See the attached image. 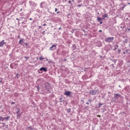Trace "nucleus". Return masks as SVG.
Wrapping results in <instances>:
<instances>
[{"label": "nucleus", "instance_id": "obj_15", "mask_svg": "<svg viewBox=\"0 0 130 130\" xmlns=\"http://www.w3.org/2000/svg\"><path fill=\"white\" fill-rule=\"evenodd\" d=\"M28 129L29 130H32V129H33V128H32V126H29L28 127Z\"/></svg>", "mask_w": 130, "mask_h": 130}, {"label": "nucleus", "instance_id": "obj_20", "mask_svg": "<svg viewBox=\"0 0 130 130\" xmlns=\"http://www.w3.org/2000/svg\"><path fill=\"white\" fill-rule=\"evenodd\" d=\"M118 52H119H119H120V51H121V50L120 49H118Z\"/></svg>", "mask_w": 130, "mask_h": 130}, {"label": "nucleus", "instance_id": "obj_28", "mask_svg": "<svg viewBox=\"0 0 130 130\" xmlns=\"http://www.w3.org/2000/svg\"><path fill=\"white\" fill-rule=\"evenodd\" d=\"M100 24H103V22L100 21Z\"/></svg>", "mask_w": 130, "mask_h": 130}, {"label": "nucleus", "instance_id": "obj_38", "mask_svg": "<svg viewBox=\"0 0 130 130\" xmlns=\"http://www.w3.org/2000/svg\"><path fill=\"white\" fill-rule=\"evenodd\" d=\"M123 53V54H125V52H124Z\"/></svg>", "mask_w": 130, "mask_h": 130}, {"label": "nucleus", "instance_id": "obj_11", "mask_svg": "<svg viewBox=\"0 0 130 130\" xmlns=\"http://www.w3.org/2000/svg\"><path fill=\"white\" fill-rule=\"evenodd\" d=\"M10 117H4V119H5L6 120H9V118H10Z\"/></svg>", "mask_w": 130, "mask_h": 130}, {"label": "nucleus", "instance_id": "obj_10", "mask_svg": "<svg viewBox=\"0 0 130 130\" xmlns=\"http://www.w3.org/2000/svg\"><path fill=\"white\" fill-rule=\"evenodd\" d=\"M40 60H43V59H45V58L42 57V56H41L40 58H39Z\"/></svg>", "mask_w": 130, "mask_h": 130}, {"label": "nucleus", "instance_id": "obj_34", "mask_svg": "<svg viewBox=\"0 0 130 130\" xmlns=\"http://www.w3.org/2000/svg\"><path fill=\"white\" fill-rule=\"evenodd\" d=\"M39 28H41V26H39Z\"/></svg>", "mask_w": 130, "mask_h": 130}, {"label": "nucleus", "instance_id": "obj_29", "mask_svg": "<svg viewBox=\"0 0 130 130\" xmlns=\"http://www.w3.org/2000/svg\"><path fill=\"white\" fill-rule=\"evenodd\" d=\"M86 104H87V105H89V103L86 102Z\"/></svg>", "mask_w": 130, "mask_h": 130}, {"label": "nucleus", "instance_id": "obj_5", "mask_svg": "<svg viewBox=\"0 0 130 130\" xmlns=\"http://www.w3.org/2000/svg\"><path fill=\"white\" fill-rule=\"evenodd\" d=\"M89 94H90V95H95L96 92L93 90H91L89 91Z\"/></svg>", "mask_w": 130, "mask_h": 130}, {"label": "nucleus", "instance_id": "obj_31", "mask_svg": "<svg viewBox=\"0 0 130 130\" xmlns=\"http://www.w3.org/2000/svg\"><path fill=\"white\" fill-rule=\"evenodd\" d=\"M0 121H2V117L0 116Z\"/></svg>", "mask_w": 130, "mask_h": 130}, {"label": "nucleus", "instance_id": "obj_22", "mask_svg": "<svg viewBox=\"0 0 130 130\" xmlns=\"http://www.w3.org/2000/svg\"><path fill=\"white\" fill-rule=\"evenodd\" d=\"M55 12H57V8L55 9Z\"/></svg>", "mask_w": 130, "mask_h": 130}, {"label": "nucleus", "instance_id": "obj_3", "mask_svg": "<svg viewBox=\"0 0 130 130\" xmlns=\"http://www.w3.org/2000/svg\"><path fill=\"white\" fill-rule=\"evenodd\" d=\"M119 97H120V94H119L118 93H116L114 94V98H115V99H118V98H119Z\"/></svg>", "mask_w": 130, "mask_h": 130}, {"label": "nucleus", "instance_id": "obj_19", "mask_svg": "<svg viewBox=\"0 0 130 130\" xmlns=\"http://www.w3.org/2000/svg\"><path fill=\"white\" fill-rule=\"evenodd\" d=\"M24 58H26L27 59H28L29 58V57L25 56V57H24Z\"/></svg>", "mask_w": 130, "mask_h": 130}, {"label": "nucleus", "instance_id": "obj_35", "mask_svg": "<svg viewBox=\"0 0 130 130\" xmlns=\"http://www.w3.org/2000/svg\"><path fill=\"white\" fill-rule=\"evenodd\" d=\"M60 29H61V27L59 28V30H60Z\"/></svg>", "mask_w": 130, "mask_h": 130}, {"label": "nucleus", "instance_id": "obj_7", "mask_svg": "<svg viewBox=\"0 0 130 130\" xmlns=\"http://www.w3.org/2000/svg\"><path fill=\"white\" fill-rule=\"evenodd\" d=\"M40 71H43L44 72H47V69H46V68L42 67V68L40 69Z\"/></svg>", "mask_w": 130, "mask_h": 130}, {"label": "nucleus", "instance_id": "obj_23", "mask_svg": "<svg viewBox=\"0 0 130 130\" xmlns=\"http://www.w3.org/2000/svg\"><path fill=\"white\" fill-rule=\"evenodd\" d=\"M37 89H38V91H39V86H37Z\"/></svg>", "mask_w": 130, "mask_h": 130}, {"label": "nucleus", "instance_id": "obj_9", "mask_svg": "<svg viewBox=\"0 0 130 130\" xmlns=\"http://www.w3.org/2000/svg\"><path fill=\"white\" fill-rule=\"evenodd\" d=\"M19 43L22 45L23 44V40H20Z\"/></svg>", "mask_w": 130, "mask_h": 130}, {"label": "nucleus", "instance_id": "obj_12", "mask_svg": "<svg viewBox=\"0 0 130 130\" xmlns=\"http://www.w3.org/2000/svg\"><path fill=\"white\" fill-rule=\"evenodd\" d=\"M16 113H17V114H19V113H20V109H17Z\"/></svg>", "mask_w": 130, "mask_h": 130}, {"label": "nucleus", "instance_id": "obj_33", "mask_svg": "<svg viewBox=\"0 0 130 130\" xmlns=\"http://www.w3.org/2000/svg\"><path fill=\"white\" fill-rule=\"evenodd\" d=\"M99 32H102V30H100Z\"/></svg>", "mask_w": 130, "mask_h": 130}, {"label": "nucleus", "instance_id": "obj_50", "mask_svg": "<svg viewBox=\"0 0 130 130\" xmlns=\"http://www.w3.org/2000/svg\"><path fill=\"white\" fill-rule=\"evenodd\" d=\"M128 30H130V29H128Z\"/></svg>", "mask_w": 130, "mask_h": 130}, {"label": "nucleus", "instance_id": "obj_27", "mask_svg": "<svg viewBox=\"0 0 130 130\" xmlns=\"http://www.w3.org/2000/svg\"><path fill=\"white\" fill-rule=\"evenodd\" d=\"M71 3H72V1H69V4H71Z\"/></svg>", "mask_w": 130, "mask_h": 130}, {"label": "nucleus", "instance_id": "obj_21", "mask_svg": "<svg viewBox=\"0 0 130 130\" xmlns=\"http://www.w3.org/2000/svg\"><path fill=\"white\" fill-rule=\"evenodd\" d=\"M4 120H5V118L2 117V121H4Z\"/></svg>", "mask_w": 130, "mask_h": 130}, {"label": "nucleus", "instance_id": "obj_43", "mask_svg": "<svg viewBox=\"0 0 130 130\" xmlns=\"http://www.w3.org/2000/svg\"><path fill=\"white\" fill-rule=\"evenodd\" d=\"M98 15H99V12L98 13Z\"/></svg>", "mask_w": 130, "mask_h": 130}, {"label": "nucleus", "instance_id": "obj_16", "mask_svg": "<svg viewBox=\"0 0 130 130\" xmlns=\"http://www.w3.org/2000/svg\"><path fill=\"white\" fill-rule=\"evenodd\" d=\"M67 112H69V113L71 112V109H68L67 110Z\"/></svg>", "mask_w": 130, "mask_h": 130}, {"label": "nucleus", "instance_id": "obj_26", "mask_svg": "<svg viewBox=\"0 0 130 130\" xmlns=\"http://www.w3.org/2000/svg\"><path fill=\"white\" fill-rule=\"evenodd\" d=\"M11 104H15V102H12V103H11Z\"/></svg>", "mask_w": 130, "mask_h": 130}, {"label": "nucleus", "instance_id": "obj_14", "mask_svg": "<svg viewBox=\"0 0 130 130\" xmlns=\"http://www.w3.org/2000/svg\"><path fill=\"white\" fill-rule=\"evenodd\" d=\"M118 48V45H116V47L113 49V50H116L117 48Z\"/></svg>", "mask_w": 130, "mask_h": 130}, {"label": "nucleus", "instance_id": "obj_45", "mask_svg": "<svg viewBox=\"0 0 130 130\" xmlns=\"http://www.w3.org/2000/svg\"><path fill=\"white\" fill-rule=\"evenodd\" d=\"M84 72H86V70H84Z\"/></svg>", "mask_w": 130, "mask_h": 130}, {"label": "nucleus", "instance_id": "obj_49", "mask_svg": "<svg viewBox=\"0 0 130 130\" xmlns=\"http://www.w3.org/2000/svg\"><path fill=\"white\" fill-rule=\"evenodd\" d=\"M72 2H74V0H73Z\"/></svg>", "mask_w": 130, "mask_h": 130}, {"label": "nucleus", "instance_id": "obj_48", "mask_svg": "<svg viewBox=\"0 0 130 130\" xmlns=\"http://www.w3.org/2000/svg\"><path fill=\"white\" fill-rule=\"evenodd\" d=\"M18 75H19L18 74H17V76H18Z\"/></svg>", "mask_w": 130, "mask_h": 130}, {"label": "nucleus", "instance_id": "obj_37", "mask_svg": "<svg viewBox=\"0 0 130 130\" xmlns=\"http://www.w3.org/2000/svg\"><path fill=\"white\" fill-rule=\"evenodd\" d=\"M29 20H30V21H31V20H32V18H30V19H29Z\"/></svg>", "mask_w": 130, "mask_h": 130}, {"label": "nucleus", "instance_id": "obj_2", "mask_svg": "<svg viewBox=\"0 0 130 130\" xmlns=\"http://www.w3.org/2000/svg\"><path fill=\"white\" fill-rule=\"evenodd\" d=\"M56 49V45H52V46L49 48V50H55Z\"/></svg>", "mask_w": 130, "mask_h": 130}, {"label": "nucleus", "instance_id": "obj_40", "mask_svg": "<svg viewBox=\"0 0 130 130\" xmlns=\"http://www.w3.org/2000/svg\"><path fill=\"white\" fill-rule=\"evenodd\" d=\"M61 99H62L61 98H60L59 100H60V101H61Z\"/></svg>", "mask_w": 130, "mask_h": 130}, {"label": "nucleus", "instance_id": "obj_8", "mask_svg": "<svg viewBox=\"0 0 130 130\" xmlns=\"http://www.w3.org/2000/svg\"><path fill=\"white\" fill-rule=\"evenodd\" d=\"M102 17H103V19H105V18H107L108 15H107V14H105V15H103Z\"/></svg>", "mask_w": 130, "mask_h": 130}, {"label": "nucleus", "instance_id": "obj_47", "mask_svg": "<svg viewBox=\"0 0 130 130\" xmlns=\"http://www.w3.org/2000/svg\"><path fill=\"white\" fill-rule=\"evenodd\" d=\"M20 11H22V9H20Z\"/></svg>", "mask_w": 130, "mask_h": 130}, {"label": "nucleus", "instance_id": "obj_42", "mask_svg": "<svg viewBox=\"0 0 130 130\" xmlns=\"http://www.w3.org/2000/svg\"><path fill=\"white\" fill-rule=\"evenodd\" d=\"M17 116H20V115H17Z\"/></svg>", "mask_w": 130, "mask_h": 130}, {"label": "nucleus", "instance_id": "obj_13", "mask_svg": "<svg viewBox=\"0 0 130 130\" xmlns=\"http://www.w3.org/2000/svg\"><path fill=\"white\" fill-rule=\"evenodd\" d=\"M97 19H98V21H101V20H102V18H101V17H97Z\"/></svg>", "mask_w": 130, "mask_h": 130}, {"label": "nucleus", "instance_id": "obj_4", "mask_svg": "<svg viewBox=\"0 0 130 130\" xmlns=\"http://www.w3.org/2000/svg\"><path fill=\"white\" fill-rule=\"evenodd\" d=\"M6 42H5V40H3L2 41H1L0 42V47H2L3 46H4V45H5V44H6Z\"/></svg>", "mask_w": 130, "mask_h": 130}, {"label": "nucleus", "instance_id": "obj_30", "mask_svg": "<svg viewBox=\"0 0 130 130\" xmlns=\"http://www.w3.org/2000/svg\"><path fill=\"white\" fill-rule=\"evenodd\" d=\"M125 7V6H124L123 7H122V10H123V9H124Z\"/></svg>", "mask_w": 130, "mask_h": 130}, {"label": "nucleus", "instance_id": "obj_36", "mask_svg": "<svg viewBox=\"0 0 130 130\" xmlns=\"http://www.w3.org/2000/svg\"><path fill=\"white\" fill-rule=\"evenodd\" d=\"M59 11L57 12V14H59Z\"/></svg>", "mask_w": 130, "mask_h": 130}, {"label": "nucleus", "instance_id": "obj_1", "mask_svg": "<svg viewBox=\"0 0 130 130\" xmlns=\"http://www.w3.org/2000/svg\"><path fill=\"white\" fill-rule=\"evenodd\" d=\"M114 39V37H110L108 38L105 40L106 42H111L112 41H113V40Z\"/></svg>", "mask_w": 130, "mask_h": 130}, {"label": "nucleus", "instance_id": "obj_41", "mask_svg": "<svg viewBox=\"0 0 130 130\" xmlns=\"http://www.w3.org/2000/svg\"><path fill=\"white\" fill-rule=\"evenodd\" d=\"M27 44H28L26 43V44H25V45H27Z\"/></svg>", "mask_w": 130, "mask_h": 130}, {"label": "nucleus", "instance_id": "obj_18", "mask_svg": "<svg viewBox=\"0 0 130 130\" xmlns=\"http://www.w3.org/2000/svg\"><path fill=\"white\" fill-rule=\"evenodd\" d=\"M77 7H78L79 8L80 7H82V5L79 4V5H77Z\"/></svg>", "mask_w": 130, "mask_h": 130}, {"label": "nucleus", "instance_id": "obj_32", "mask_svg": "<svg viewBox=\"0 0 130 130\" xmlns=\"http://www.w3.org/2000/svg\"><path fill=\"white\" fill-rule=\"evenodd\" d=\"M43 26H46V24H45V23L44 24H43Z\"/></svg>", "mask_w": 130, "mask_h": 130}, {"label": "nucleus", "instance_id": "obj_39", "mask_svg": "<svg viewBox=\"0 0 130 130\" xmlns=\"http://www.w3.org/2000/svg\"><path fill=\"white\" fill-rule=\"evenodd\" d=\"M100 57H101V58H102V56H100Z\"/></svg>", "mask_w": 130, "mask_h": 130}, {"label": "nucleus", "instance_id": "obj_46", "mask_svg": "<svg viewBox=\"0 0 130 130\" xmlns=\"http://www.w3.org/2000/svg\"><path fill=\"white\" fill-rule=\"evenodd\" d=\"M128 5H130V3H128Z\"/></svg>", "mask_w": 130, "mask_h": 130}, {"label": "nucleus", "instance_id": "obj_24", "mask_svg": "<svg viewBox=\"0 0 130 130\" xmlns=\"http://www.w3.org/2000/svg\"><path fill=\"white\" fill-rule=\"evenodd\" d=\"M16 20H17V21H18V23H19V21H20V19H19V18H16Z\"/></svg>", "mask_w": 130, "mask_h": 130}, {"label": "nucleus", "instance_id": "obj_6", "mask_svg": "<svg viewBox=\"0 0 130 130\" xmlns=\"http://www.w3.org/2000/svg\"><path fill=\"white\" fill-rule=\"evenodd\" d=\"M71 93H72L71 91H66L64 93V95H66V96H71Z\"/></svg>", "mask_w": 130, "mask_h": 130}, {"label": "nucleus", "instance_id": "obj_17", "mask_svg": "<svg viewBox=\"0 0 130 130\" xmlns=\"http://www.w3.org/2000/svg\"><path fill=\"white\" fill-rule=\"evenodd\" d=\"M88 102H90V103H91V102H92V100L91 99H89L88 100Z\"/></svg>", "mask_w": 130, "mask_h": 130}, {"label": "nucleus", "instance_id": "obj_44", "mask_svg": "<svg viewBox=\"0 0 130 130\" xmlns=\"http://www.w3.org/2000/svg\"><path fill=\"white\" fill-rule=\"evenodd\" d=\"M60 102L61 103V102H62L61 101H60Z\"/></svg>", "mask_w": 130, "mask_h": 130}, {"label": "nucleus", "instance_id": "obj_25", "mask_svg": "<svg viewBox=\"0 0 130 130\" xmlns=\"http://www.w3.org/2000/svg\"><path fill=\"white\" fill-rule=\"evenodd\" d=\"M44 33H45V31H44L42 33L43 35H44Z\"/></svg>", "mask_w": 130, "mask_h": 130}]
</instances>
